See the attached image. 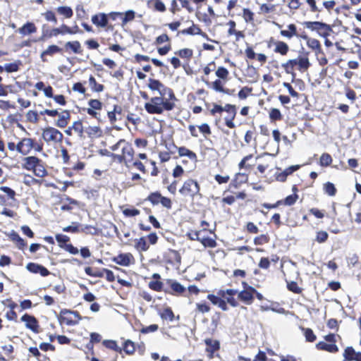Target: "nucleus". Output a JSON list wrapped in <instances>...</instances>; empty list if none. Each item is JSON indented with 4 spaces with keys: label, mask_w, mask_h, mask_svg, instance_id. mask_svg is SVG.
Segmentation results:
<instances>
[{
    "label": "nucleus",
    "mask_w": 361,
    "mask_h": 361,
    "mask_svg": "<svg viewBox=\"0 0 361 361\" xmlns=\"http://www.w3.org/2000/svg\"><path fill=\"white\" fill-rule=\"evenodd\" d=\"M287 286L289 290L295 293H300L301 292V288L298 286L297 283L295 281L288 283Z\"/></svg>",
    "instance_id": "obj_55"
},
{
    "label": "nucleus",
    "mask_w": 361,
    "mask_h": 361,
    "mask_svg": "<svg viewBox=\"0 0 361 361\" xmlns=\"http://www.w3.org/2000/svg\"><path fill=\"white\" fill-rule=\"evenodd\" d=\"M328 236L327 232L323 231H319L317 233L316 240L320 243H324L327 240Z\"/></svg>",
    "instance_id": "obj_53"
},
{
    "label": "nucleus",
    "mask_w": 361,
    "mask_h": 361,
    "mask_svg": "<svg viewBox=\"0 0 361 361\" xmlns=\"http://www.w3.org/2000/svg\"><path fill=\"white\" fill-rule=\"evenodd\" d=\"M57 12L67 18H70L73 16V10L69 6H59L57 8Z\"/></svg>",
    "instance_id": "obj_33"
},
{
    "label": "nucleus",
    "mask_w": 361,
    "mask_h": 361,
    "mask_svg": "<svg viewBox=\"0 0 361 361\" xmlns=\"http://www.w3.org/2000/svg\"><path fill=\"white\" fill-rule=\"evenodd\" d=\"M147 87L152 91H157L159 94L162 97L167 95L169 99H176L173 90L171 88L166 87L158 80L149 78Z\"/></svg>",
    "instance_id": "obj_2"
},
{
    "label": "nucleus",
    "mask_w": 361,
    "mask_h": 361,
    "mask_svg": "<svg viewBox=\"0 0 361 361\" xmlns=\"http://www.w3.org/2000/svg\"><path fill=\"white\" fill-rule=\"evenodd\" d=\"M123 350L128 355H131L135 351L134 343L130 340L125 341L123 345Z\"/></svg>",
    "instance_id": "obj_45"
},
{
    "label": "nucleus",
    "mask_w": 361,
    "mask_h": 361,
    "mask_svg": "<svg viewBox=\"0 0 361 361\" xmlns=\"http://www.w3.org/2000/svg\"><path fill=\"white\" fill-rule=\"evenodd\" d=\"M178 152L180 157H187L190 159H195L197 157L195 153L185 147H179Z\"/></svg>",
    "instance_id": "obj_31"
},
{
    "label": "nucleus",
    "mask_w": 361,
    "mask_h": 361,
    "mask_svg": "<svg viewBox=\"0 0 361 361\" xmlns=\"http://www.w3.org/2000/svg\"><path fill=\"white\" fill-rule=\"evenodd\" d=\"M305 336L306 340L309 342H313L316 339V336L314 335L312 330L310 329H305Z\"/></svg>",
    "instance_id": "obj_57"
},
{
    "label": "nucleus",
    "mask_w": 361,
    "mask_h": 361,
    "mask_svg": "<svg viewBox=\"0 0 361 361\" xmlns=\"http://www.w3.org/2000/svg\"><path fill=\"white\" fill-rule=\"evenodd\" d=\"M70 118V113L68 111H63L59 114V119L56 122V126L59 128H64L67 126Z\"/></svg>",
    "instance_id": "obj_18"
},
{
    "label": "nucleus",
    "mask_w": 361,
    "mask_h": 361,
    "mask_svg": "<svg viewBox=\"0 0 361 361\" xmlns=\"http://www.w3.org/2000/svg\"><path fill=\"white\" fill-rule=\"evenodd\" d=\"M24 161V168L27 170H32L39 162H42L39 159L34 156L27 157Z\"/></svg>",
    "instance_id": "obj_20"
},
{
    "label": "nucleus",
    "mask_w": 361,
    "mask_h": 361,
    "mask_svg": "<svg viewBox=\"0 0 361 361\" xmlns=\"http://www.w3.org/2000/svg\"><path fill=\"white\" fill-rule=\"evenodd\" d=\"M303 24L306 28L310 29L312 31H317L320 36L324 37L329 36L330 32L332 31L329 25L319 21H307Z\"/></svg>",
    "instance_id": "obj_4"
},
{
    "label": "nucleus",
    "mask_w": 361,
    "mask_h": 361,
    "mask_svg": "<svg viewBox=\"0 0 361 361\" xmlns=\"http://www.w3.org/2000/svg\"><path fill=\"white\" fill-rule=\"evenodd\" d=\"M18 70V66L16 63H6L5 71L8 73L16 72Z\"/></svg>",
    "instance_id": "obj_60"
},
{
    "label": "nucleus",
    "mask_w": 361,
    "mask_h": 361,
    "mask_svg": "<svg viewBox=\"0 0 361 361\" xmlns=\"http://www.w3.org/2000/svg\"><path fill=\"white\" fill-rule=\"evenodd\" d=\"M324 190L329 196H334L336 193V189L332 183L327 182L324 185Z\"/></svg>",
    "instance_id": "obj_41"
},
{
    "label": "nucleus",
    "mask_w": 361,
    "mask_h": 361,
    "mask_svg": "<svg viewBox=\"0 0 361 361\" xmlns=\"http://www.w3.org/2000/svg\"><path fill=\"white\" fill-rule=\"evenodd\" d=\"M44 16L47 21H51L54 23H57V19L55 16L54 13L51 11H48L46 13H44Z\"/></svg>",
    "instance_id": "obj_61"
},
{
    "label": "nucleus",
    "mask_w": 361,
    "mask_h": 361,
    "mask_svg": "<svg viewBox=\"0 0 361 361\" xmlns=\"http://www.w3.org/2000/svg\"><path fill=\"white\" fill-rule=\"evenodd\" d=\"M276 47L274 49V51L276 53H279L281 55H286L289 49L288 45L284 42L278 41L275 43Z\"/></svg>",
    "instance_id": "obj_25"
},
{
    "label": "nucleus",
    "mask_w": 361,
    "mask_h": 361,
    "mask_svg": "<svg viewBox=\"0 0 361 361\" xmlns=\"http://www.w3.org/2000/svg\"><path fill=\"white\" fill-rule=\"evenodd\" d=\"M66 49H71L74 54H80L82 52L81 45L78 41L68 42L65 44Z\"/></svg>",
    "instance_id": "obj_24"
},
{
    "label": "nucleus",
    "mask_w": 361,
    "mask_h": 361,
    "mask_svg": "<svg viewBox=\"0 0 361 361\" xmlns=\"http://www.w3.org/2000/svg\"><path fill=\"white\" fill-rule=\"evenodd\" d=\"M238 293V290L235 289H227L226 290H220L218 292V295L221 297H224L226 294L228 295V297L233 296Z\"/></svg>",
    "instance_id": "obj_58"
},
{
    "label": "nucleus",
    "mask_w": 361,
    "mask_h": 361,
    "mask_svg": "<svg viewBox=\"0 0 361 361\" xmlns=\"http://www.w3.org/2000/svg\"><path fill=\"white\" fill-rule=\"evenodd\" d=\"M356 352L353 347H347L344 351L343 357L345 360H353Z\"/></svg>",
    "instance_id": "obj_46"
},
{
    "label": "nucleus",
    "mask_w": 361,
    "mask_h": 361,
    "mask_svg": "<svg viewBox=\"0 0 361 361\" xmlns=\"http://www.w3.org/2000/svg\"><path fill=\"white\" fill-rule=\"evenodd\" d=\"M165 97H154L150 99V102L145 104V108L149 114H161L164 110L171 111L175 104L170 102L169 99H165Z\"/></svg>",
    "instance_id": "obj_1"
},
{
    "label": "nucleus",
    "mask_w": 361,
    "mask_h": 361,
    "mask_svg": "<svg viewBox=\"0 0 361 361\" xmlns=\"http://www.w3.org/2000/svg\"><path fill=\"white\" fill-rule=\"evenodd\" d=\"M103 345L107 348L114 350L116 352H119V353L121 352V348L119 346H118V345L115 341L104 340L103 341Z\"/></svg>",
    "instance_id": "obj_39"
},
{
    "label": "nucleus",
    "mask_w": 361,
    "mask_h": 361,
    "mask_svg": "<svg viewBox=\"0 0 361 361\" xmlns=\"http://www.w3.org/2000/svg\"><path fill=\"white\" fill-rule=\"evenodd\" d=\"M121 151L122 154L126 156V159L127 161H130L133 159L134 150L130 143L126 141V143L123 145Z\"/></svg>",
    "instance_id": "obj_21"
},
{
    "label": "nucleus",
    "mask_w": 361,
    "mask_h": 361,
    "mask_svg": "<svg viewBox=\"0 0 361 361\" xmlns=\"http://www.w3.org/2000/svg\"><path fill=\"white\" fill-rule=\"evenodd\" d=\"M288 30H281L280 33L282 36L292 38L293 36L297 35V28L294 24H290L288 25Z\"/></svg>",
    "instance_id": "obj_27"
},
{
    "label": "nucleus",
    "mask_w": 361,
    "mask_h": 361,
    "mask_svg": "<svg viewBox=\"0 0 361 361\" xmlns=\"http://www.w3.org/2000/svg\"><path fill=\"white\" fill-rule=\"evenodd\" d=\"M61 51V49L56 45H50L47 47L46 50L42 52L41 59L43 61H45L46 59L44 56L47 55L51 56L56 53Z\"/></svg>",
    "instance_id": "obj_26"
},
{
    "label": "nucleus",
    "mask_w": 361,
    "mask_h": 361,
    "mask_svg": "<svg viewBox=\"0 0 361 361\" xmlns=\"http://www.w3.org/2000/svg\"><path fill=\"white\" fill-rule=\"evenodd\" d=\"M63 321L69 326L78 324L82 319L79 313L67 309H63L60 312Z\"/></svg>",
    "instance_id": "obj_6"
},
{
    "label": "nucleus",
    "mask_w": 361,
    "mask_h": 361,
    "mask_svg": "<svg viewBox=\"0 0 361 361\" xmlns=\"http://www.w3.org/2000/svg\"><path fill=\"white\" fill-rule=\"evenodd\" d=\"M33 147H35V143L31 138H23L16 145V150L23 155L28 154Z\"/></svg>",
    "instance_id": "obj_7"
},
{
    "label": "nucleus",
    "mask_w": 361,
    "mask_h": 361,
    "mask_svg": "<svg viewBox=\"0 0 361 361\" xmlns=\"http://www.w3.org/2000/svg\"><path fill=\"white\" fill-rule=\"evenodd\" d=\"M27 118L30 121L36 123L38 120L37 113L34 111H29L27 114Z\"/></svg>",
    "instance_id": "obj_64"
},
{
    "label": "nucleus",
    "mask_w": 361,
    "mask_h": 361,
    "mask_svg": "<svg viewBox=\"0 0 361 361\" xmlns=\"http://www.w3.org/2000/svg\"><path fill=\"white\" fill-rule=\"evenodd\" d=\"M21 320L25 323V326L35 333H38L39 325L35 317L25 314Z\"/></svg>",
    "instance_id": "obj_10"
},
{
    "label": "nucleus",
    "mask_w": 361,
    "mask_h": 361,
    "mask_svg": "<svg viewBox=\"0 0 361 361\" xmlns=\"http://www.w3.org/2000/svg\"><path fill=\"white\" fill-rule=\"evenodd\" d=\"M225 111L229 112V115L224 118L226 125L230 128H235V124L233 122L236 115V108L235 105L227 104L225 105Z\"/></svg>",
    "instance_id": "obj_8"
},
{
    "label": "nucleus",
    "mask_w": 361,
    "mask_h": 361,
    "mask_svg": "<svg viewBox=\"0 0 361 361\" xmlns=\"http://www.w3.org/2000/svg\"><path fill=\"white\" fill-rule=\"evenodd\" d=\"M199 191L200 187L198 183L192 179L186 180L179 190L180 193L183 195L190 197H194L197 195Z\"/></svg>",
    "instance_id": "obj_5"
},
{
    "label": "nucleus",
    "mask_w": 361,
    "mask_h": 361,
    "mask_svg": "<svg viewBox=\"0 0 361 361\" xmlns=\"http://www.w3.org/2000/svg\"><path fill=\"white\" fill-rule=\"evenodd\" d=\"M35 175L36 176H38L39 178L44 177L47 172L44 168V166L42 164L41 162H39L33 169H32Z\"/></svg>",
    "instance_id": "obj_34"
},
{
    "label": "nucleus",
    "mask_w": 361,
    "mask_h": 361,
    "mask_svg": "<svg viewBox=\"0 0 361 361\" xmlns=\"http://www.w3.org/2000/svg\"><path fill=\"white\" fill-rule=\"evenodd\" d=\"M130 254H121L114 259V261L121 266H128L132 258Z\"/></svg>",
    "instance_id": "obj_19"
},
{
    "label": "nucleus",
    "mask_w": 361,
    "mask_h": 361,
    "mask_svg": "<svg viewBox=\"0 0 361 361\" xmlns=\"http://www.w3.org/2000/svg\"><path fill=\"white\" fill-rule=\"evenodd\" d=\"M169 283H170V287L174 293L181 294L185 290L184 286L177 281L170 280L169 281Z\"/></svg>",
    "instance_id": "obj_30"
},
{
    "label": "nucleus",
    "mask_w": 361,
    "mask_h": 361,
    "mask_svg": "<svg viewBox=\"0 0 361 361\" xmlns=\"http://www.w3.org/2000/svg\"><path fill=\"white\" fill-rule=\"evenodd\" d=\"M317 348L319 350H326L330 353L337 352L338 348L335 343H327L324 341H320L317 344Z\"/></svg>",
    "instance_id": "obj_22"
},
{
    "label": "nucleus",
    "mask_w": 361,
    "mask_h": 361,
    "mask_svg": "<svg viewBox=\"0 0 361 361\" xmlns=\"http://www.w3.org/2000/svg\"><path fill=\"white\" fill-rule=\"evenodd\" d=\"M238 298L246 304L250 305L253 300V295L250 291L242 290L238 293Z\"/></svg>",
    "instance_id": "obj_28"
},
{
    "label": "nucleus",
    "mask_w": 361,
    "mask_h": 361,
    "mask_svg": "<svg viewBox=\"0 0 361 361\" xmlns=\"http://www.w3.org/2000/svg\"><path fill=\"white\" fill-rule=\"evenodd\" d=\"M304 38L307 39V44L310 48L313 50H316L318 52H322L321 45L319 40L313 38H307V37H304Z\"/></svg>",
    "instance_id": "obj_32"
},
{
    "label": "nucleus",
    "mask_w": 361,
    "mask_h": 361,
    "mask_svg": "<svg viewBox=\"0 0 361 361\" xmlns=\"http://www.w3.org/2000/svg\"><path fill=\"white\" fill-rule=\"evenodd\" d=\"M269 117L273 121H279L282 118V115L278 109L274 108L269 112Z\"/></svg>",
    "instance_id": "obj_47"
},
{
    "label": "nucleus",
    "mask_w": 361,
    "mask_h": 361,
    "mask_svg": "<svg viewBox=\"0 0 361 361\" xmlns=\"http://www.w3.org/2000/svg\"><path fill=\"white\" fill-rule=\"evenodd\" d=\"M160 199H161L160 203L162 204L163 207H166L167 209H171V208L172 202H171V200L169 198L161 196Z\"/></svg>",
    "instance_id": "obj_63"
},
{
    "label": "nucleus",
    "mask_w": 361,
    "mask_h": 361,
    "mask_svg": "<svg viewBox=\"0 0 361 361\" xmlns=\"http://www.w3.org/2000/svg\"><path fill=\"white\" fill-rule=\"evenodd\" d=\"M135 247L140 251H146L149 248L147 240L144 237H142L137 240Z\"/></svg>",
    "instance_id": "obj_38"
},
{
    "label": "nucleus",
    "mask_w": 361,
    "mask_h": 361,
    "mask_svg": "<svg viewBox=\"0 0 361 361\" xmlns=\"http://www.w3.org/2000/svg\"><path fill=\"white\" fill-rule=\"evenodd\" d=\"M298 197V196L297 194L288 195L284 200V204L288 206L293 205L296 202Z\"/></svg>",
    "instance_id": "obj_54"
},
{
    "label": "nucleus",
    "mask_w": 361,
    "mask_h": 361,
    "mask_svg": "<svg viewBox=\"0 0 361 361\" xmlns=\"http://www.w3.org/2000/svg\"><path fill=\"white\" fill-rule=\"evenodd\" d=\"M75 33H77V31H73L71 27H69L66 25L63 24L60 27L52 29L49 32V37H51L52 36H57L59 35H72Z\"/></svg>",
    "instance_id": "obj_11"
},
{
    "label": "nucleus",
    "mask_w": 361,
    "mask_h": 361,
    "mask_svg": "<svg viewBox=\"0 0 361 361\" xmlns=\"http://www.w3.org/2000/svg\"><path fill=\"white\" fill-rule=\"evenodd\" d=\"M123 213L126 216H135L140 214V211L137 209H126Z\"/></svg>",
    "instance_id": "obj_62"
},
{
    "label": "nucleus",
    "mask_w": 361,
    "mask_h": 361,
    "mask_svg": "<svg viewBox=\"0 0 361 361\" xmlns=\"http://www.w3.org/2000/svg\"><path fill=\"white\" fill-rule=\"evenodd\" d=\"M0 190L5 192L8 196L9 198L14 200L16 196V192L13 189L7 186H1L0 187Z\"/></svg>",
    "instance_id": "obj_52"
},
{
    "label": "nucleus",
    "mask_w": 361,
    "mask_h": 361,
    "mask_svg": "<svg viewBox=\"0 0 361 361\" xmlns=\"http://www.w3.org/2000/svg\"><path fill=\"white\" fill-rule=\"evenodd\" d=\"M163 283L162 282L157 280L152 281L149 283V287L156 291H160L162 289Z\"/></svg>",
    "instance_id": "obj_49"
},
{
    "label": "nucleus",
    "mask_w": 361,
    "mask_h": 361,
    "mask_svg": "<svg viewBox=\"0 0 361 361\" xmlns=\"http://www.w3.org/2000/svg\"><path fill=\"white\" fill-rule=\"evenodd\" d=\"M42 137L47 143H61L63 135L61 132L53 127H47L42 130Z\"/></svg>",
    "instance_id": "obj_3"
},
{
    "label": "nucleus",
    "mask_w": 361,
    "mask_h": 361,
    "mask_svg": "<svg viewBox=\"0 0 361 361\" xmlns=\"http://www.w3.org/2000/svg\"><path fill=\"white\" fill-rule=\"evenodd\" d=\"M92 22L97 27H104L108 24V16L104 13L96 14L92 17Z\"/></svg>",
    "instance_id": "obj_12"
},
{
    "label": "nucleus",
    "mask_w": 361,
    "mask_h": 361,
    "mask_svg": "<svg viewBox=\"0 0 361 361\" xmlns=\"http://www.w3.org/2000/svg\"><path fill=\"white\" fill-rule=\"evenodd\" d=\"M219 295H214L213 294H209L207 295V299L210 300V302L214 305H217L222 310L226 311L228 310V307L226 305V301L220 298Z\"/></svg>",
    "instance_id": "obj_13"
},
{
    "label": "nucleus",
    "mask_w": 361,
    "mask_h": 361,
    "mask_svg": "<svg viewBox=\"0 0 361 361\" xmlns=\"http://www.w3.org/2000/svg\"><path fill=\"white\" fill-rule=\"evenodd\" d=\"M228 75V71L224 67H219L216 71V75L221 79H226Z\"/></svg>",
    "instance_id": "obj_51"
},
{
    "label": "nucleus",
    "mask_w": 361,
    "mask_h": 361,
    "mask_svg": "<svg viewBox=\"0 0 361 361\" xmlns=\"http://www.w3.org/2000/svg\"><path fill=\"white\" fill-rule=\"evenodd\" d=\"M135 16V13L133 10H128L124 13V16L122 18V25H126L128 22H130L134 20Z\"/></svg>",
    "instance_id": "obj_37"
},
{
    "label": "nucleus",
    "mask_w": 361,
    "mask_h": 361,
    "mask_svg": "<svg viewBox=\"0 0 361 361\" xmlns=\"http://www.w3.org/2000/svg\"><path fill=\"white\" fill-rule=\"evenodd\" d=\"M192 50L190 49H183L176 52V54H178L182 59H190L192 56Z\"/></svg>",
    "instance_id": "obj_44"
},
{
    "label": "nucleus",
    "mask_w": 361,
    "mask_h": 361,
    "mask_svg": "<svg viewBox=\"0 0 361 361\" xmlns=\"http://www.w3.org/2000/svg\"><path fill=\"white\" fill-rule=\"evenodd\" d=\"M199 241L204 246V247H214L216 245V241L211 238L207 237H201L200 240Z\"/></svg>",
    "instance_id": "obj_40"
},
{
    "label": "nucleus",
    "mask_w": 361,
    "mask_h": 361,
    "mask_svg": "<svg viewBox=\"0 0 361 361\" xmlns=\"http://www.w3.org/2000/svg\"><path fill=\"white\" fill-rule=\"evenodd\" d=\"M254 13L248 8L243 9V18L246 22H251L253 20Z\"/></svg>",
    "instance_id": "obj_56"
},
{
    "label": "nucleus",
    "mask_w": 361,
    "mask_h": 361,
    "mask_svg": "<svg viewBox=\"0 0 361 361\" xmlns=\"http://www.w3.org/2000/svg\"><path fill=\"white\" fill-rule=\"evenodd\" d=\"M37 27L33 23L27 22L18 29L22 35H27L36 32Z\"/></svg>",
    "instance_id": "obj_16"
},
{
    "label": "nucleus",
    "mask_w": 361,
    "mask_h": 361,
    "mask_svg": "<svg viewBox=\"0 0 361 361\" xmlns=\"http://www.w3.org/2000/svg\"><path fill=\"white\" fill-rule=\"evenodd\" d=\"M89 83L91 88L97 92H101L104 90V85L102 84H98L92 75H91L89 78Z\"/></svg>",
    "instance_id": "obj_35"
},
{
    "label": "nucleus",
    "mask_w": 361,
    "mask_h": 361,
    "mask_svg": "<svg viewBox=\"0 0 361 361\" xmlns=\"http://www.w3.org/2000/svg\"><path fill=\"white\" fill-rule=\"evenodd\" d=\"M180 33L183 35H200L203 37L207 38V35L204 32H202L201 29L198 26L195 25L193 22H192V25L190 27L181 30Z\"/></svg>",
    "instance_id": "obj_14"
},
{
    "label": "nucleus",
    "mask_w": 361,
    "mask_h": 361,
    "mask_svg": "<svg viewBox=\"0 0 361 361\" xmlns=\"http://www.w3.org/2000/svg\"><path fill=\"white\" fill-rule=\"evenodd\" d=\"M90 108L98 110L102 109V103L98 99H90L88 102Z\"/></svg>",
    "instance_id": "obj_59"
},
{
    "label": "nucleus",
    "mask_w": 361,
    "mask_h": 361,
    "mask_svg": "<svg viewBox=\"0 0 361 361\" xmlns=\"http://www.w3.org/2000/svg\"><path fill=\"white\" fill-rule=\"evenodd\" d=\"M159 329L157 324H151L148 326L142 327L140 330L142 334H146L152 332H155Z\"/></svg>",
    "instance_id": "obj_50"
},
{
    "label": "nucleus",
    "mask_w": 361,
    "mask_h": 361,
    "mask_svg": "<svg viewBox=\"0 0 361 361\" xmlns=\"http://www.w3.org/2000/svg\"><path fill=\"white\" fill-rule=\"evenodd\" d=\"M161 317L163 319L173 321L174 318V314L173 311L170 308H166L161 313Z\"/></svg>",
    "instance_id": "obj_48"
},
{
    "label": "nucleus",
    "mask_w": 361,
    "mask_h": 361,
    "mask_svg": "<svg viewBox=\"0 0 361 361\" xmlns=\"http://www.w3.org/2000/svg\"><path fill=\"white\" fill-rule=\"evenodd\" d=\"M9 238L16 243V246L20 250H23L26 246V242L14 231L8 234Z\"/></svg>",
    "instance_id": "obj_15"
},
{
    "label": "nucleus",
    "mask_w": 361,
    "mask_h": 361,
    "mask_svg": "<svg viewBox=\"0 0 361 361\" xmlns=\"http://www.w3.org/2000/svg\"><path fill=\"white\" fill-rule=\"evenodd\" d=\"M298 69L300 71H307L310 66V63L307 57L299 56L298 58Z\"/></svg>",
    "instance_id": "obj_29"
},
{
    "label": "nucleus",
    "mask_w": 361,
    "mask_h": 361,
    "mask_svg": "<svg viewBox=\"0 0 361 361\" xmlns=\"http://www.w3.org/2000/svg\"><path fill=\"white\" fill-rule=\"evenodd\" d=\"M161 195L159 192L151 193L147 198V200L152 202V204H158L160 203Z\"/></svg>",
    "instance_id": "obj_43"
},
{
    "label": "nucleus",
    "mask_w": 361,
    "mask_h": 361,
    "mask_svg": "<svg viewBox=\"0 0 361 361\" xmlns=\"http://www.w3.org/2000/svg\"><path fill=\"white\" fill-rule=\"evenodd\" d=\"M72 129L78 133V136L80 138H82L84 137L83 133L85 132V130L83 128L82 122L80 121H75L72 125Z\"/></svg>",
    "instance_id": "obj_36"
},
{
    "label": "nucleus",
    "mask_w": 361,
    "mask_h": 361,
    "mask_svg": "<svg viewBox=\"0 0 361 361\" xmlns=\"http://www.w3.org/2000/svg\"><path fill=\"white\" fill-rule=\"evenodd\" d=\"M26 269L33 274H39L42 276H47L50 274L46 267L33 262L28 263L26 265Z\"/></svg>",
    "instance_id": "obj_9"
},
{
    "label": "nucleus",
    "mask_w": 361,
    "mask_h": 361,
    "mask_svg": "<svg viewBox=\"0 0 361 361\" xmlns=\"http://www.w3.org/2000/svg\"><path fill=\"white\" fill-rule=\"evenodd\" d=\"M205 344L207 345V351L210 353H214L220 347V344L218 341L212 340L210 338L205 340Z\"/></svg>",
    "instance_id": "obj_23"
},
{
    "label": "nucleus",
    "mask_w": 361,
    "mask_h": 361,
    "mask_svg": "<svg viewBox=\"0 0 361 361\" xmlns=\"http://www.w3.org/2000/svg\"><path fill=\"white\" fill-rule=\"evenodd\" d=\"M332 162V158L329 154L324 153L320 157V165L322 166H328Z\"/></svg>",
    "instance_id": "obj_42"
},
{
    "label": "nucleus",
    "mask_w": 361,
    "mask_h": 361,
    "mask_svg": "<svg viewBox=\"0 0 361 361\" xmlns=\"http://www.w3.org/2000/svg\"><path fill=\"white\" fill-rule=\"evenodd\" d=\"M85 132L87 133L89 137L90 138H97L102 136V129L97 126H90L85 129Z\"/></svg>",
    "instance_id": "obj_17"
}]
</instances>
